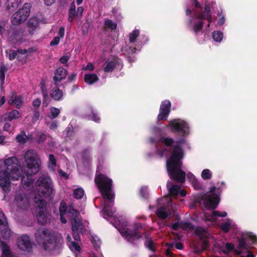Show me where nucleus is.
<instances>
[{
	"label": "nucleus",
	"instance_id": "27",
	"mask_svg": "<svg viewBox=\"0 0 257 257\" xmlns=\"http://www.w3.org/2000/svg\"><path fill=\"white\" fill-rule=\"evenodd\" d=\"M187 178L191 182L195 189H199L201 186L200 183L198 182L195 176L191 173L187 174Z\"/></svg>",
	"mask_w": 257,
	"mask_h": 257
},
{
	"label": "nucleus",
	"instance_id": "18",
	"mask_svg": "<svg viewBox=\"0 0 257 257\" xmlns=\"http://www.w3.org/2000/svg\"><path fill=\"white\" fill-rule=\"evenodd\" d=\"M167 187L169 190L170 194L175 197L180 195L181 197L185 196L186 192L184 190H181V187L178 185H173L171 182H168Z\"/></svg>",
	"mask_w": 257,
	"mask_h": 257
},
{
	"label": "nucleus",
	"instance_id": "38",
	"mask_svg": "<svg viewBox=\"0 0 257 257\" xmlns=\"http://www.w3.org/2000/svg\"><path fill=\"white\" fill-rule=\"evenodd\" d=\"M90 240L94 247L96 249H97L100 247L101 242L98 236L95 235H92L91 236Z\"/></svg>",
	"mask_w": 257,
	"mask_h": 257
},
{
	"label": "nucleus",
	"instance_id": "37",
	"mask_svg": "<svg viewBox=\"0 0 257 257\" xmlns=\"http://www.w3.org/2000/svg\"><path fill=\"white\" fill-rule=\"evenodd\" d=\"M218 19H217V24L219 26L223 25L225 22V15L223 13V10L220 9L219 11H218L217 13Z\"/></svg>",
	"mask_w": 257,
	"mask_h": 257
},
{
	"label": "nucleus",
	"instance_id": "64",
	"mask_svg": "<svg viewBox=\"0 0 257 257\" xmlns=\"http://www.w3.org/2000/svg\"><path fill=\"white\" fill-rule=\"evenodd\" d=\"M76 76V74L75 73L72 74L70 76H69L68 78L70 81H72L74 80Z\"/></svg>",
	"mask_w": 257,
	"mask_h": 257
},
{
	"label": "nucleus",
	"instance_id": "28",
	"mask_svg": "<svg viewBox=\"0 0 257 257\" xmlns=\"http://www.w3.org/2000/svg\"><path fill=\"white\" fill-rule=\"evenodd\" d=\"M21 3V0H7L6 3L7 9L10 11H13L18 7Z\"/></svg>",
	"mask_w": 257,
	"mask_h": 257
},
{
	"label": "nucleus",
	"instance_id": "12",
	"mask_svg": "<svg viewBox=\"0 0 257 257\" xmlns=\"http://www.w3.org/2000/svg\"><path fill=\"white\" fill-rule=\"evenodd\" d=\"M12 235V232L8 226L6 217L0 210V238L9 239Z\"/></svg>",
	"mask_w": 257,
	"mask_h": 257
},
{
	"label": "nucleus",
	"instance_id": "32",
	"mask_svg": "<svg viewBox=\"0 0 257 257\" xmlns=\"http://www.w3.org/2000/svg\"><path fill=\"white\" fill-rule=\"evenodd\" d=\"M84 195V191L81 187H77L73 190V196L77 199L82 198Z\"/></svg>",
	"mask_w": 257,
	"mask_h": 257
},
{
	"label": "nucleus",
	"instance_id": "10",
	"mask_svg": "<svg viewBox=\"0 0 257 257\" xmlns=\"http://www.w3.org/2000/svg\"><path fill=\"white\" fill-rule=\"evenodd\" d=\"M31 6L29 3L25 4L22 9L14 14L11 18L12 23L14 25H19L24 22L30 14Z\"/></svg>",
	"mask_w": 257,
	"mask_h": 257
},
{
	"label": "nucleus",
	"instance_id": "7",
	"mask_svg": "<svg viewBox=\"0 0 257 257\" xmlns=\"http://www.w3.org/2000/svg\"><path fill=\"white\" fill-rule=\"evenodd\" d=\"M38 243L46 250H50L56 245V237L54 233L45 228L39 229L36 233Z\"/></svg>",
	"mask_w": 257,
	"mask_h": 257
},
{
	"label": "nucleus",
	"instance_id": "19",
	"mask_svg": "<svg viewBox=\"0 0 257 257\" xmlns=\"http://www.w3.org/2000/svg\"><path fill=\"white\" fill-rule=\"evenodd\" d=\"M119 63V59L115 56L109 57L105 62L103 65V70L105 72H112L117 63Z\"/></svg>",
	"mask_w": 257,
	"mask_h": 257
},
{
	"label": "nucleus",
	"instance_id": "48",
	"mask_svg": "<svg viewBox=\"0 0 257 257\" xmlns=\"http://www.w3.org/2000/svg\"><path fill=\"white\" fill-rule=\"evenodd\" d=\"M94 69V66L91 63H88L86 66L83 68V70L93 71Z\"/></svg>",
	"mask_w": 257,
	"mask_h": 257
},
{
	"label": "nucleus",
	"instance_id": "16",
	"mask_svg": "<svg viewBox=\"0 0 257 257\" xmlns=\"http://www.w3.org/2000/svg\"><path fill=\"white\" fill-rule=\"evenodd\" d=\"M180 227L183 229L187 230L188 231L194 230L195 233L197 235H199L201 237L207 236V232L205 229L203 228L202 227H198L195 229L194 226L191 223L188 222H180Z\"/></svg>",
	"mask_w": 257,
	"mask_h": 257
},
{
	"label": "nucleus",
	"instance_id": "43",
	"mask_svg": "<svg viewBox=\"0 0 257 257\" xmlns=\"http://www.w3.org/2000/svg\"><path fill=\"white\" fill-rule=\"evenodd\" d=\"M145 245L150 250L152 251H155V244L152 240L147 239L145 242Z\"/></svg>",
	"mask_w": 257,
	"mask_h": 257
},
{
	"label": "nucleus",
	"instance_id": "49",
	"mask_svg": "<svg viewBox=\"0 0 257 257\" xmlns=\"http://www.w3.org/2000/svg\"><path fill=\"white\" fill-rule=\"evenodd\" d=\"M69 58L70 57L69 55H66L60 59V61L62 64H66L69 59Z\"/></svg>",
	"mask_w": 257,
	"mask_h": 257
},
{
	"label": "nucleus",
	"instance_id": "41",
	"mask_svg": "<svg viewBox=\"0 0 257 257\" xmlns=\"http://www.w3.org/2000/svg\"><path fill=\"white\" fill-rule=\"evenodd\" d=\"M56 165V161L54 155L50 154L49 157L48 167L51 170H53Z\"/></svg>",
	"mask_w": 257,
	"mask_h": 257
},
{
	"label": "nucleus",
	"instance_id": "57",
	"mask_svg": "<svg viewBox=\"0 0 257 257\" xmlns=\"http://www.w3.org/2000/svg\"><path fill=\"white\" fill-rule=\"evenodd\" d=\"M172 227L175 230L177 229L178 228L180 227V222H177L173 223Z\"/></svg>",
	"mask_w": 257,
	"mask_h": 257
},
{
	"label": "nucleus",
	"instance_id": "56",
	"mask_svg": "<svg viewBox=\"0 0 257 257\" xmlns=\"http://www.w3.org/2000/svg\"><path fill=\"white\" fill-rule=\"evenodd\" d=\"M59 174L61 177H64L66 179L68 178L67 174L62 170L59 171Z\"/></svg>",
	"mask_w": 257,
	"mask_h": 257
},
{
	"label": "nucleus",
	"instance_id": "23",
	"mask_svg": "<svg viewBox=\"0 0 257 257\" xmlns=\"http://www.w3.org/2000/svg\"><path fill=\"white\" fill-rule=\"evenodd\" d=\"M67 70L63 67L58 68L54 73V80L56 83L57 82L61 81L65 78L67 75Z\"/></svg>",
	"mask_w": 257,
	"mask_h": 257
},
{
	"label": "nucleus",
	"instance_id": "8",
	"mask_svg": "<svg viewBox=\"0 0 257 257\" xmlns=\"http://www.w3.org/2000/svg\"><path fill=\"white\" fill-rule=\"evenodd\" d=\"M158 202L159 206L156 213L159 218L164 219L168 216L172 217L175 215L176 204L172 203L170 197L161 198Z\"/></svg>",
	"mask_w": 257,
	"mask_h": 257
},
{
	"label": "nucleus",
	"instance_id": "55",
	"mask_svg": "<svg viewBox=\"0 0 257 257\" xmlns=\"http://www.w3.org/2000/svg\"><path fill=\"white\" fill-rule=\"evenodd\" d=\"M83 10L84 9L82 7H80L78 8L76 11V15L78 16H81L83 12Z\"/></svg>",
	"mask_w": 257,
	"mask_h": 257
},
{
	"label": "nucleus",
	"instance_id": "4",
	"mask_svg": "<svg viewBox=\"0 0 257 257\" xmlns=\"http://www.w3.org/2000/svg\"><path fill=\"white\" fill-rule=\"evenodd\" d=\"M61 221L63 223L67 222L65 216L70 218L72 225L74 241L71 240L70 235H67V245L72 251H80L81 248L77 242L80 240L78 233H84L88 226V222L86 221H82L79 217L77 211L71 207L68 208L64 202H61L59 206Z\"/></svg>",
	"mask_w": 257,
	"mask_h": 257
},
{
	"label": "nucleus",
	"instance_id": "22",
	"mask_svg": "<svg viewBox=\"0 0 257 257\" xmlns=\"http://www.w3.org/2000/svg\"><path fill=\"white\" fill-rule=\"evenodd\" d=\"M21 116V113L18 110L14 109L4 114L2 116V119L4 121H12L13 119H18Z\"/></svg>",
	"mask_w": 257,
	"mask_h": 257
},
{
	"label": "nucleus",
	"instance_id": "40",
	"mask_svg": "<svg viewBox=\"0 0 257 257\" xmlns=\"http://www.w3.org/2000/svg\"><path fill=\"white\" fill-rule=\"evenodd\" d=\"M27 139H28V137L26 136L24 131H22L20 134L18 135L16 137L17 141L21 144L25 143Z\"/></svg>",
	"mask_w": 257,
	"mask_h": 257
},
{
	"label": "nucleus",
	"instance_id": "54",
	"mask_svg": "<svg viewBox=\"0 0 257 257\" xmlns=\"http://www.w3.org/2000/svg\"><path fill=\"white\" fill-rule=\"evenodd\" d=\"M41 102L39 99H36L34 100L33 102V105L35 107H39L41 104Z\"/></svg>",
	"mask_w": 257,
	"mask_h": 257
},
{
	"label": "nucleus",
	"instance_id": "63",
	"mask_svg": "<svg viewBox=\"0 0 257 257\" xmlns=\"http://www.w3.org/2000/svg\"><path fill=\"white\" fill-rule=\"evenodd\" d=\"M183 244L181 243H178L176 244V247L179 249H182L183 248Z\"/></svg>",
	"mask_w": 257,
	"mask_h": 257
},
{
	"label": "nucleus",
	"instance_id": "60",
	"mask_svg": "<svg viewBox=\"0 0 257 257\" xmlns=\"http://www.w3.org/2000/svg\"><path fill=\"white\" fill-rule=\"evenodd\" d=\"M166 255L168 257H172L173 254L169 249H168L166 251Z\"/></svg>",
	"mask_w": 257,
	"mask_h": 257
},
{
	"label": "nucleus",
	"instance_id": "30",
	"mask_svg": "<svg viewBox=\"0 0 257 257\" xmlns=\"http://www.w3.org/2000/svg\"><path fill=\"white\" fill-rule=\"evenodd\" d=\"M27 56V51L25 49L17 50V59L19 61L22 62H25Z\"/></svg>",
	"mask_w": 257,
	"mask_h": 257
},
{
	"label": "nucleus",
	"instance_id": "42",
	"mask_svg": "<svg viewBox=\"0 0 257 257\" xmlns=\"http://www.w3.org/2000/svg\"><path fill=\"white\" fill-rule=\"evenodd\" d=\"M6 54L7 57L9 58V60H13L16 58H17V51H16L13 50H9L6 51Z\"/></svg>",
	"mask_w": 257,
	"mask_h": 257
},
{
	"label": "nucleus",
	"instance_id": "59",
	"mask_svg": "<svg viewBox=\"0 0 257 257\" xmlns=\"http://www.w3.org/2000/svg\"><path fill=\"white\" fill-rule=\"evenodd\" d=\"M38 135L40 136V138L38 139L39 141H43L45 139V136L41 133H38Z\"/></svg>",
	"mask_w": 257,
	"mask_h": 257
},
{
	"label": "nucleus",
	"instance_id": "47",
	"mask_svg": "<svg viewBox=\"0 0 257 257\" xmlns=\"http://www.w3.org/2000/svg\"><path fill=\"white\" fill-rule=\"evenodd\" d=\"M60 42V37H55L50 42V46H54L57 45Z\"/></svg>",
	"mask_w": 257,
	"mask_h": 257
},
{
	"label": "nucleus",
	"instance_id": "51",
	"mask_svg": "<svg viewBox=\"0 0 257 257\" xmlns=\"http://www.w3.org/2000/svg\"><path fill=\"white\" fill-rule=\"evenodd\" d=\"M65 33V29L64 28L62 27H61L58 31V34L60 36V38H63Z\"/></svg>",
	"mask_w": 257,
	"mask_h": 257
},
{
	"label": "nucleus",
	"instance_id": "14",
	"mask_svg": "<svg viewBox=\"0 0 257 257\" xmlns=\"http://www.w3.org/2000/svg\"><path fill=\"white\" fill-rule=\"evenodd\" d=\"M30 202V198L22 191L17 192L15 199V203L21 209L27 208Z\"/></svg>",
	"mask_w": 257,
	"mask_h": 257
},
{
	"label": "nucleus",
	"instance_id": "52",
	"mask_svg": "<svg viewBox=\"0 0 257 257\" xmlns=\"http://www.w3.org/2000/svg\"><path fill=\"white\" fill-rule=\"evenodd\" d=\"M39 118V112L38 111H35L33 117V121L34 122L36 121Z\"/></svg>",
	"mask_w": 257,
	"mask_h": 257
},
{
	"label": "nucleus",
	"instance_id": "20",
	"mask_svg": "<svg viewBox=\"0 0 257 257\" xmlns=\"http://www.w3.org/2000/svg\"><path fill=\"white\" fill-rule=\"evenodd\" d=\"M23 98L22 96H17L15 92H12L8 98V103L10 105H14L17 108L22 106Z\"/></svg>",
	"mask_w": 257,
	"mask_h": 257
},
{
	"label": "nucleus",
	"instance_id": "21",
	"mask_svg": "<svg viewBox=\"0 0 257 257\" xmlns=\"http://www.w3.org/2000/svg\"><path fill=\"white\" fill-rule=\"evenodd\" d=\"M220 228L223 232H227L236 229L237 225L233 220L226 219L220 225Z\"/></svg>",
	"mask_w": 257,
	"mask_h": 257
},
{
	"label": "nucleus",
	"instance_id": "33",
	"mask_svg": "<svg viewBox=\"0 0 257 257\" xmlns=\"http://www.w3.org/2000/svg\"><path fill=\"white\" fill-rule=\"evenodd\" d=\"M60 113V110L59 109L54 107H51L50 109V112L48 115V117L51 119H54L59 115Z\"/></svg>",
	"mask_w": 257,
	"mask_h": 257
},
{
	"label": "nucleus",
	"instance_id": "29",
	"mask_svg": "<svg viewBox=\"0 0 257 257\" xmlns=\"http://www.w3.org/2000/svg\"><path fill=\"white\" fill-rule=\"evenodd\" d=\"M39 23L38 19L36 18H32L29 20L28 27L30 33H33V31L37 29L39 26Z\"/></svg>",
	"mask_w": 257,
	"mask_h": 257
},
{
	"label": "nucleus",
	"instance_id": "1",
	"mask_svg": "<svg viewBox=\"0 0 257 257\" xmlns=\"http://www.w3.org/2000/svg\"><path fill=\"white\" fill-rule=\"evenodd\" d=\"M23 170L18 159L12 156L0 161V187L5 192L10 190L11 181H16L22 178L23 188L34 193V200L38 208L37 219L38 222L45 224L48 221L49 212L46 208V203L43 197H51L54 194V190L50 177L47 174H42L36 181L34 186V179L32 175L22 177Z\"/></svg>",
	"mask_w": 257,
	"mask_h": 257
},
{
	"label": "nucleus",
	"instance_id": "61",
	"mask_svg": "<svg viewBox=\"0 0 257 257\" xmlns=\"http://www.w3.org/2000/svg\"><path fill=\"white\" fill-rule=\"evenodd\" d=\"M5 101H6L5 97L4 96H3L0 98V106L3 105L5 103Z\"/></svg>",
	"mask_w": 257,
	"mask_h": 257
},
{
	"label": "nucleus",
	"instance_id": "39",
	"mask_svg": "<svg viewBox=\"0 0 257 257\" xmlns=\"http://www.w3.org/2000/svg\"><path fill=\"white\" fill-rule=\"evenodd\" d=\"M201 176L203 180H209L212 178V173L209 169H205L202 171Z\"/></svg>",
	"mask_w": 257,
	"mask_h": 257
},
{
	"label": "nucleus",
	"instance_id": "13",
	"mask_svg": "<svg viewBox=\"0 0 257 257\" xmlns=\"http://www.w3.org/2000/svg\"><path fill=\"white\" fill-rule=\"evenodd\" d=\"M227 215V213L225 211H213L210 214L204 213V217L205 221L208 225H214L217 224V219L219 217H225Z\"/></svg>",
	"mask_w": 257,
	"mask_h": 257
},
{
	"label": "nucleus",
	"instance_id": "35",
	"mask_svg": "<svg viewBox=\"0 0 257 257\" xmlns=\"http://www.w3.org/2000/svg\"><path fill=\"white\" fill-rule=\"evenodd\" d=\"M212 38L217 42H220L223 38L222 32L219 31H215L212 33Z\"/></svg>",
	"mask_w": 257,
	"mask_h": 257
},
{
	"label": "nucleus",
	"instance_id": "17",
	"mask_svg": "<svg viewBox=\"0 0 257 257\" xmlns=\"http://www.w3.org/2000/svg\"><path fill=\"white\" fill-rule=\"evenodd\" d=\"M17 245L21 250H29L32 247L29 236L27 235H23L19 237L17 240Z\"/></svg>",
	"mask_w": 257,
	"mask_h": 257
},
{
	"label": "nucleus",
	"instance_id": "34",
	"mask_svg": "<svg viewBox=\"0 0 257 257\" xmlns=\"http://www.w3.org/2000/svg\"><path fill=\"white\" fill-rule=\"evenodd\" d=\"M40 87L42 92V94L44 97V102L43 105L45 106H47L48 102H47V99H48V92L47 89L45 87V83L43 82H42L40 83Z\"/></svg>",
	"mask_w": 257,
	"mask_h": 257
},
{
	"label": "nucleus",
	"instance_id": "53",
	"mask_svg": "<svg viewBox=\"0 0 257 257\" xmlns=\"http://www.w3.org/2000/svg\"><path fill=\"white\" fill-rule=\"evenodd\" d=\"M57 127V122L56 121H53L49 125V128L51 130H55Z\"/></svg>",
	"mask_w": 257,
	"mask_h": 257
},
{
	"label": "nucleus",
	"instance_id": "45",
	"mask_svg": "<svg viewBox=\"0 0 257 257\" xmlns=\"http://www.w3.org/2000/svg\"><path fill=\"white\" fill-rule=\"evenodd\" d=\"M140 194L141 196L144 198H147L149 195L148 189L147 187H142L140 190Z\"/></svg>",
	"mask_w": 257,
	"mask_h": 257
},
{
	"label": "nucleus",
	"instance_id": "44",
	"mask_svg": "<svg viewBox=\"0 0 257 257\" xmlns=\"http://www.w3.org/2000/svg\"><path fill=\"white\" fill-rule=\"evenodd\" d=\"M7 69L4 64H1L0 66V79L1 83H3L5 79V72Z\"/></svg>",
	"mask_w": 257,
	"mask_h": 257
},
{
	"label": "nucleus",
	"instance_id": "62",
	"mask_svg": "<svg viewBox=\"0 0 257 257\" xmlns=\"http://www.w3.org/2000/svg\"><path fill=\"white\" fill-rule=\"evenodd\" d=\"M6 137L4 136H0V144H3L5 143Z\"/></svg>",
	"mask_w": 257,
	"mask_h": 257
},
{
	"label": "nucleus",
	"instance_id": "46",
	"mask_svg": "<svg viewBox=\"0 0 257 257\" xmlns=\"http://www.w3.org/2000/svg\"><path fill=\"white\" fill-rule=\"evenodd\" d=\"M64 133L66 134L67 138H69L70 140L71 139V137H72L74 133H73V128L72 125H69L68 127L65 130Z\"/></svg>",
	"mask_w": 257,
	"mask_h": 257
},
{
	"label": "nucleus",
	"instance_id": "6",
	"mask_svg": "<svg viewBox=\"0 0 257 257\" xmlns=\"http://www.w3.org/2000/svg\"><path fill=\"white\" fill-rule=\"evenodd\" d=\"M225 186L224 182L217 183V187L212 186L210 188L209 191L204 194H201L199 195L198 201L202 208L206 209H215L218 206L220 198L219 195L216 193L220 189H222Z\"/></svg>",
	"mask_w": 257,
	"mask_h": 257
},
{
	"label": "nucleus",
	"instance_id": "9",
	"mask_svg": "<svg viewBox=\"0 0 257 257\" xmlns=\"http://www.w3.org/2000/svg\"><path fill=\"white\" fill-rule=\"evenodd\" d=\"M25 163L28 171L32 174L37 173L40 169L41 161L36 151L30 150L24 156Z\"/></svg>",
	"mask_w": 257,
	"mask_h": 257
},
{
	"label": "nucleus",
	"instance_id": "25",
	"mask_svg": "<svg viewBox=\"0 0 257 257\" xmlns=\"http://www.w3.org/2000/svg\"><path fill=\"white\" fill-rule=\"evenodd\" d=\"M0 247L2 250V257H13L9 246L4 241H0Z\"/></svg>",
	"mask_w": 257,
	"mask_h": 257
},
{
	"label": "nucleus",
	"instance_id": "50",
	"mask_svg": "<svg viewBox=\"0 0 257 257\" xmlns=\"http://www.w3.org/2000/svg\"><path fill=\"white\" fill-rule=\"evenodd\" d=\"M11 124L9 122H6L3 126L4 131L10 132L11 128Z\"/></svg>",
	"mask_w": 257,
	"mask_h": 257
},
{
	"label": "nucleus",
	"instance_id": "36",
	"mask_svg": "<svg viewBox=\"0 0 257 257\" xmlns=\"http://www.w3.org/2000/svg\"><path fill=\"white\" fill-rule=\"evenodd\" d=\"M104 27L106 29L113 30L116 28L117 24L111 20L106 19L104 20Z\"/></svg>",
	"mask_w": 257,
	"mask_h": 257
},
{
	"label": "nucleus",
	"instance_id": "5",
	"mask_svg": "<svg viewBox=\"0 0 257 257\" xmlns=\"http://www.w3.org/2000/svg\"><path fill=\"white\" fill-rule=\"evenodd\" d=\"M192 1L194 4L193 7L191 9L187 8L186 10V15L188 17L187 25L191 31L197 34L202 31L203 20L208 21L207 27H209L212 17L208 4L205 3L203 11L202 7L197 0Z\"/></svg>",
	"mask_w": 257,
	"mask_h": 257
},
{
	"label": "nucleus",
	"instance_id": "11",
	"mask_svg": "<svg viewBox=\"0 0 257 257\" xmlns=\"http://www.w3.org/2000/svg\"><path fill=\"white\" fill-rule=\"evenodd\" d=\"M140 35V31L135 29L129 34V41L126 44L125 47H123L121 49L122 52L125 55L128 56L136 53L137 49L135 46H137L136 44L137 39Z\"/></svg>",
	"mask_w": 257,
	"mask_h": 257
},
{
	"label": "nucleus",
	"instance_id": "15",
	"mask_svg": "<svg viewBox=\"0 0 257 257\" xmlns=\"http://www.w3.org/2000/svg\"><path fill=\"white\" fill-rule=\"evenodd\" d=\"M170 107L171 102L169 100H166L162 102L157 117L158 121L167 118L170 111Z\"/></svg>",
	"mask_w": 257,
	"mask_h": 257
},
{
	"label": "nucleus",
	"instance_id": "58",
	"mask_svg": "<svg viewBox=\"0 0 257 257\" xmlns=\"http://www.w3.org/2000/svg\"><path fill=\"white\" fill-rule=\"evenodd\" d=\"M45 4L47 6H51L55 0H44Z\"/></svg>",
	"mask_w": 257,
	"mask_h": 257
},
{
	"label": "nucleus",
	"instance_id": "24",
	"mask_svg": "<svg viewBox=\"0 0 257 257\" xmlns=\"http://www.w3.org/2000/svg\"><path fill=\"white\" fill-rule=\"evenodd\" d=\"M51 97L56 101H59L62 99L64 93L62 90H60L57 87H54L50 92Z\"/></svg>",
	"mask_w": 257,
	"mask_h": 257
},
{
	"label": "nucleus",
	"instance_id": "3",
	"mask_svg": "<svg viewBox=\"0 0 257 257\" xmlns=\"http://www.w3.org/2000/svg\"><path fill=\"white\" fill-rule=\"evenodd\" d=\"M95 183L103 199V217L109 221L128 241L133 243L141 239L142 235L138 231L142 227L140 223L131 224L124 216L116 217L114 215L115 209L113 207L114 194L112 191V180L103 174L96 172Z\"/></svg>",
	"mask_w": 257,
	"mask_h": 257
},
{
	"label": "nucleus",
	"instance_id": "2",
	"mask_svg": "<svg viewBox=\"0 0 257 257\" xmlns=\"http://www.w3.org/2000/svg\"><path fill=\"white\" fill-rule=\"evenodd\" d=\"M166 126L172 132L179 133L182 138L175 142L170 137H161L162 130L154 127L155 137L150 139V142L155 155L170 156L166 162L168 174L171 179L182 183L185 180V173L181 169L184 156L182 148L189 146L187 137L190 134V127L187 121L180 118L170 120Z\"/></svg>",
	"mask_w": 257,
	"mask_h": 257
},
{
	"label": "nucleus",
	"instance_id": "26",
	"mask_svg": "<svg viewBox=\"0 0 257 257\" xmlns=\"http://www.w3.org/2000/svg\"><path fill=\"white\" fill-rule=\"evenodd\" d=\"M85 83L91 85L98 80V77L95 74L87 73L84 76Z\"/></svg>",
	"mask_w": 257,
	"mask_h": 257
},
{
	"label": "nucleus",
	"instance_id": "31",
	"mask_svg": "<svg viewBox=\"0 0 257 257\" xmlns=\"http://www.w3.org/2000/svg\"><path fill=\"white\" fill-rule=\"evenodd\" d=\"M90 114H86L85 117L89 120H92L95 122H98L100 118L97 115V113L94 111L92 109H90Z\"/></svg>",
	"mask_w": 257,
	"mask_h": 257
}]
</instances>
